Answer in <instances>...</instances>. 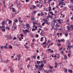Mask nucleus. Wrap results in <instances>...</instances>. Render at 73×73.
Segmentation results:
<instances>
[{
	"label": "nucleus",
	"instance_id": "f257e3e1",
	"mask_svg": "<svg viewBox=\"0 0 73 73\" xmlns=\"http://www.w3.org/2000/svg\"><path fill=\"white\" fill-rule=\"evenodd\" d=\"M5 25H2V26H0V29H5Z\"/></svg>",
	"mask_w": 73,
	"mask_h": 73
},
{
	"label": "nucleus",
	"instance_id": "f03ea898",
	"mask_svg": "<svg viewBox=\"0 0 73 73\" xmlns=\"http://www.w3.org/2000/svg\"><path fill=\"white\" fill-rule=\"evenodd\" d=\"M9 69H10V72H14V70H13V69L12 68H11V66H9Z\"/></svg>",
	"mask_w": 73,
	"mask_h": 73
},
{
	"label": "nucleus",
	"instance_id": "7ed1b4c3",
	"mask_svg": "<svg viewBox=\"0 0 73 73\" xmlns=\"http://www.w3.org/2000/svg\"><path fill=\"white\" fill-rule=\"evenodd\" d=\"M7 38H8V39L9 40H11V39H12V36H7Z\"/></svg>",
	"mask_w": 73,
	"mask_h": 73
},
{
	"label": "nucleus",
	"instance_id": "20e7f679",
	"mask_svg": "<svg viewBox=\"0 0 73 73\" xmlns=\"http://www.w3.org/2000/svg\"><path fill=\"white\" fill-rule=\"evenodd\" d=\"M26 27L28 29L31 28V27L29 26V25L28 24H26Z\"/></svg>",
	"mask_w": 73,
	"mask_h": 73
},
{
	"label": "nucleus",
	"instance_id": "39448f33",
	"mask_svg": "<svg viewBox=\"0 0 73 73\" xmlns=\"http://www.w3.org/2000/svg\"><path fill=\"white\" fill-rule=\"evenodd\" d=\"M5 23V21H3L1 22V24L2 25H4Z\"/></svg>",
	"mask_w": 73,
	"mask_h": 73
},
{
	"label": "nucleus",
	"instance_id": "423d86ee",
	"mask_svg": "<svg viewBox=\"0 0 73 73\" xmlns=\"http://www.w3.org/2000/svg\"><path fill=\"white\" fill-rule=\"evenodd\" d=\"M40 15L41 16H44V12L41 11Z\"/></svg>",
	"mask_w": 73,
	"mask_h": 73
},
{
	"label": "nucleus",
	"instance_id": "0eeeda50",
	"mask_svg": "<svg viewBox=\"0 0 73 73\" xmlns=\"http://www.w3.org/2000/svg\"><path fill=\"white\" fill-rule=\"evenodd\" d=\"M66 28H67L68 29V31H69L70 30V29L71 28V27H69V26H66Z\"/></svg>",
	"mask_w": 73,
	"mask_h": 73
},
{
	"label": "nucleus",
	"instance_id": "6e6552de",
	"mask_svg": "<svg viewBox=\"0 0 73 73\" xmlns=\"http://www.w3.org/2000/svg\"><path fill=\"white\" fill-rule=\"evenodd\" d=\"M23 32L24 33H26V32H29V31L28 30H23Z\"/></svg>",
	"mask_w": 73,
	"mask_h": 73
},
{
	"label": "nucleus",
	"instance_id": "1a4fd4ad",
	"mask_svg": "<svg viewBox=\"0 0 73 73\" xmlns=\"http://www.w3.org/2000/svg\"><path fill=\"white\" fill-rule=\"evenodd\" d=\"M12 9H13L12 11V12H15V14H17V13H16V12H15V8H12Z\"/></svg>",
	"mask_w": 73,
	"mask_h": 73
},
{
	"label": "nucleus",
	"instance_id": "9d476101",
	"mask_svg": "<svg viewBox=\"0 0 73 73\" xmlns=\"http://www.w3.org/2000/svg\"><path fill=\"white\" fill-rule=\"evenodd\" d=\"M53 1V0H49L48 2H46V3H48V4H50V1Z\"/></svg>",
	"mask_w": 73,
	"mask_h": 73
},
{
	"label": "nucleus",
	"instance_id": "9b49d317",
	"mask_svg": "<svg viewBox=\"0 0 73 73\" xmlns=\"http://www.w3.org/2000/svg\"><path fill=\"white\" fill-rule=\"evenodd\" d=\"M39 67L38 68V71H40V70H42V68L41 67Z\"/></svg>",
	"mask_w": 73,
	"mask_h": 73
},
{
	"label": "nucleus",
	"instance_id": "f8f14e48",
	"mask_svg": "<svg viewBox=\"0 0 73 73\" xmlns=\"http://www.w3.org/2000/svg\"><path fill=\"white\" fill-rule=\"evenodd\" d=\"M44 66V64H42L41 65H40L39 66V67H41V68H42V67Z\"/></svg>",
	"mask_w": 73,
	"mask_h": 73
},
{
	"label": "nucleus",
	"instance_id": "ddd939ff",
	"mask_svg": "<svg viewBox=\"0 0 73 73\" xmlns=\"http://www.w3.org/2000/svg\"><path fill=\"white\" fill-rule=\"evenodd\" d=\"M35 68H36L37 69V68H38V67H39V66H38L36 64L35 66Z\"/></svg>",
	"mask_w": 73,
	"mask_h": 73
},
{
	"label": "nucleus",
	"instance_id": "4468645a",
	"mask_svg": "<svg viewBox=\"0 0 73 73\" xmlns=\"http://www.w3.org/2000/svg\"><path fill=\"white\" fill-rule=\"evenodd\" d=\"M46 17H50V18H51V19H52V16H51L49 14V16H47Z\"/></svg>",
	"mask_w": 73,
	"mask_h": 73
},
{
	"label": "nucleus",
	"instance_id": "2eb2a0df",
	"mask_svg": "<svg viewBox=\"0 0 73 73\" xmlns=\"http://www.w3.org/2000/svg\"><path fill=\"white\" fill-rule=\"evenodd\" d=\"M43 21H44V22H46V23H47V22H48V21H47V20L46 19H43Z\"/></svg>",
	"mask_w": 73,
	"mask_h": 73
},
{
	"label": "nucleus",
	"instance_id": "dca6fc26",
	"mask_svg": "<svg viewBox=\"0 0 73 73\" xmlns=\"http://www.w3.org/2000/svg\"><path fill=\"white\" fill-rule=\"evenodd\" d=\"M6 29H8V30H9L10 29V28L9 27H7V26L6 27Z\"/></svg>",
	"mask_w": 73,
	"mask_h": 73
},
{
	"label": "nucleus",
	"instance_id": "f3484780",
	"mask_svg": "<svg viewBox=\"0 0 73 73\" xmlns=\"http://www.w3.org/2000/svg\"><path fill=\"white\" fill-rule=\"evenodd\" d=\"M14 22L15 23H18V20L17 19H15L14 20Z\"/></svg>",
	"mask_w": 73,
	"mask_h": 73
},
{
	"label": "nucleus",
	"instance_id": "a211bd4d",
	"mask_svg": "<svg viewBox=\"0 0 73 73\" xmlns=\"http://www.w3.org/2000/svg\"><path fill=\"white\" fill-rule=\"evenodd\" d=\"M12 21H11V20H9V24H11V23H12Z\"/></svg>",
	"mask_w": 73,
	"mask_h": 73
},
{
	"label": "nucleus",
	"instance_id": "6ab92c4d",
	"mask_svg": "<svg viewBox=\"0 0 73 73\" xmlns=\"http://www.w3.org/2000/svg\"><path fill=\"white\" fill-rule=\"evenodd\" d=\"M13 26L14 27L17 26L16 24V23H15V22H14V23H13Z\"/></svg>",
	"mask_w": 73,
	"mask_h": 73
},
{
	"label": "nucleus",
	"instance_id": "aec40b11",
	"mask_svg": "<svg viewBox=\"0 0 73 73\" xmlns=\"http://www.w3.org/2000/svg\"><path fill=\"white\" fill-rule=\"evenodd\" d=\"M51 49L50 48H49L48 49V53H50V52H51Z\"/></svg>",
	"mask_w": 73,
	"mask_h": 73
},
{
	"label": "nucleus",
	"instance_id": "412c9836",
	"mask_svg": "<svg viewBox=\"0 0 73 73\" xmlns=\"http://www.w3.org/2000/svg\"><path fill=\"white\" fill-rule=\"evenodd\" d=\"M10 61L9 60H8V59L7 60H6V62H5V63H6V64H7V63L8 62Z\"/></svg>",
	"mask_w": 73,
	"mask_h": 73
},
{
	"label": "nucleus",
	"instance_id": "4be33fe9",
	"mask_svg": "<svg viewBox=\"0 0 73 73\" xmlns=\"http://www.w3.org/2000/svg\"><path fill=\"white\" fill-rule=\"evenodd\" d=\"M64 60H65V59L66 58V59H67V56H66V55H64Z\"/></svg>",
	"mask_w": 73,
	"mask_h": 73
},
{
	"label": "nucleus",
	"instance_id": "5701e85b",
	"mask_svg": "<svg viewBox=\"0 0 73 73\" xmlns=\"http://www.w3.org/2000/svg\"><path fill=\"white\" fill-rule=\"evenodd\" d=\"M68 72H71V73H72V72H73V71L71 70H68Z\"/></svg>",
	"mask_w": 73,
	"mask_h": 73
},
{
	"label": "nucleus",
	"instance_id": "b1692460",
	"mask_svg": "<svg viewBox=\"0 0 73 73\" xmlns=\"http://www.w3.org/2000/svg\"><path fill=\"white\" fill-rule=\"evenodd\" d=\"M44 72L45 73H49V72L47 70H44Z\"/></svg>",
	"mask_w": 73,
	"mask_h": 73
},
{
	"label": "nucleus",
	"instance_id": "393cba45",
	"mask_svg": "<svg viewBox=\"0 0 73 73\" xmlns=\"http://www.w3.org/2000/svg\"><path fill=\"white\" fill-rule=\"evenodd\" d=\"M40 61H37V64H38V65H39V64H40Z\"/></svg>",
	"mask_w": 73,
	"mask_h": 73
},
{
	"label": "nucleus",
	"instance_id": "a878e982",
	"mask_svg": "<svg viewBox=\"0 0 73 73\" xmlns=\"http://www.w3.org/2000/svg\"><path fill=\"white\" fill-rule=\"evenodd\" d=\"M4 48H5V49H8V48L7 47V46H3Z\"/></svg>",
	"mask_w": 73,
	"mask_h": 73
},
{
	"label": "nucleus",
	"instance_id": "bb28decb",
	"mask_svg": "<svg viewBox=\"0 0 73 73\" xmlns=\"http://www.w3.org/2000/svg\"><path fill=\"white\" fill-rule=\"evenodd\" d=\"M64 72H67V71H68V70H67L65 68H64Z\"/></svg>",
	"mask_w": 73,
	"mask_h": 73
},
{
	"label": "nucleus",
	"instance_id": "cd10ccee",
	"mask_svg": "<svg viewBox=\"0 0 73 73\" xmlns=\"http://www.w3.org/2000/svg\"><path fill=\"white\" fill-rule=\"evenodd\" d=\"M16 28H17V26H15L14 27V29H16Z\"/></svg>",
	"mask_w": 73,
	"mask_h": 73
},
{
	"label": "nucleus",
	"instance_id": "c85d7f7f",
	"mask_svg": "<svg viewBox=\"0 0 73 73\" xmlns=\"http://www.w3.org/2000/svg\"><path fill=\"white\" fill-rule=\"evenodd\" d=\"M43 38H44V37H42L41 38L40 40V41H42V39H43Z\"/></svg>",
	"mask_w": 73,
	"mask_h": 73
},
{
	"label": "nucleus",
	"instance_id": "c756f323",
	"mask_svg": "<svg viewBox=\"0 0 73 73\" xmlns=\"http://www.w3.org/2000/svg\"><path fill=\"white\" fill-rule=\"evenodd\" d=\"M40 4H37V5H36V7H40Z\"/></svg>",
	"mask_w": 73,
	"mask_h": 73
},
{
	"label": "nucleus",
	"instance_id": "7c9ffc66",
	"mask_svg": "<svg viewBox=\"0 0 73 73\" xmlns=\"http://www.w3.org/2000/svg\"><path fill=\"white\" fill-rule=\"evenodd\" d=\"M36 29H32V31H33V32H34V31H36Z\"/></svg>",
	"mask_w": 73,
	"mask_h": 73
},
{
	"label": "nucleus",
	"instance_id": "2f4dec72",
	"mask_svg": "<svg viewBox=\"0 0 73 73\" xmlns=\"http://www.w3.org/2000/svg\"><path fill=\"white\" fill-rule=\"evenodd\" d=\"M33 57L34 58H35V59H36V55H35V56H33Z\"/></svg>",
	"mask_w": 73,
	"mask_h": 73
},
{
	"label": "nucleus",
	"instance_id": "473e14b6",
	"mask_svg": "<svg viewBox=\"0 0 73 73\" xmlns=\"http://www.w3.org/2000/svg\"><path fill=\"white\" fill-rule=\"evenodd\" d=\"M35 23H33V28H35Z\"/></svg>",
	"mask_w": 73,
	"mask_h": 73
},
{
	"label": "nucleus",
	"instance_id": "72a5a7b5",
	"mask_svg": "<svg viewBox=\"0 0 73 73\" xmlns=\"http://www.w3.org/2000/svg\"><path fill=\"white\" fill-rule=\"evenodd\" d=\"M43 32H44L43 31H42L41 32V33H40V35H41V36H42V33Z\"/></svg>",
	"mask_w": 73,
	"mask_h": 73
},
{
	"label": "nucleus",
	"instance_id": "f704fd0d",
	"mask_svg": "<svg viewBox=\"0 0 73 73\" xmlns=\"http://www.w3.org/2000/svg\"><path fill=\"white\" fill-rule=\"evenodd\" d=\"M69 19H67L66 21V22H69Z\"/></svg>",
	"mask_w": 73,
	"mask_h": 73
},
{
	"label": "nucleus",
	"instance_id": "c9c22d12",
	"mask_svg": "<svg viewBox=\"0 0 73 73\" xmlns=\"http://www.w3.org/2000/svg\"><path fill=\"white\" fill-rule=\"evenodd\" d=\"M61 41L62 42H65V40L64 39H61Z\"/></svg>",
	"mask_w": 73,
	"mask_h": 73
},
{
	"label": "nucleus",
	"instance_id": "e433bc0d",
	"mask_svg": "<svg viewBox=\"0 0 73 73\" xmlns=\"http://www.w3.org/2000/svg\"><path fill=\"white\" fill-rule=\"evenodd\" d=\"M0 48H1L2 49H3L4 48V46H1L0 47Z\"/></svg>",
	"mask_w": 73,
	"mask_h": 73
},
{
	"label": "nucleus",
	"instance_id": "4c0bfd02",
	"mask_svg": "<svg viewBox=\"0 0 73 73\" xmlns=\"http://www.w3.org/2000/svg\"><path fill=\"white\" fill-rule=\"evenodd\" d=\"M37 58L38 60H39V59H40V56H38Z\"/></svg>",
	"mask_w": 73,
	"mask_h": 73
},
{
	"label": "nucleus",
	"instance_id": "58836bf2",
	"mask_svg": "<svg viewBox=\"0 0 73 73\" xmlns=\"http://www.w3.org/2000/svg\"><path fill=\"white\" fill-rule=\"evenodd\" d=\"M54 12H55V14H57V13L58 12V11H55Z\"/></svg>",
	"mask_w": 73,
	"mask_h": 73
},
{
	"label": "nucleus",
	"instance_id": "ea45409f",
	"mask_svg": "<svg viewBox=\"0 0 73 73\" xmlns=\"http://www.w3.org/2000/svg\"><path fill=\"white\" fill-rule=\"evenodd\" d=\"M9 48H11V49L13 48V47L11 45H10V46L9 47Z\"/></svg>",
	"mask_w": 73,
	"mask_h": 73
},
{
	"label": "nucleus",
	"instance_id": "a19ab883",
	"mask_svg": "<svg viewBox=\"0 0 73 73\" xmlns=\"http://www.w3.org/2000/svg\"><path fill=\"white\" fill-rule=\"evenodd\" d=\"M39 3V1H36L35 2V4H37V3Z\"/></svg>",
	"mask_w": 73,
	"mask_h": 73
},
{
	"label": "nucleus",
	"instance_id": "79ce46f5",
	"mask_svg": "<svg viewBox=\"0 0 73 73\" xmlns=\"http://www.w3.org/2000/svg\"><path fill=\"white\" fill-rule=\"evenodd\" d=\"M68 35V33L65 34V36H66V37H67Z\"/></svg>",
	"mask_w": 73,
	"mask_h": 73
},
{
	"label": "nucleus",
	"instance_id": "37998d69",
	"mask_svg": "<svg viewBox=\"0 0 73 73\" xmlns=\"http://www.w3.org/2000/svg\"><path fill=\"white\" fill-rule=\"evenodd\" d=\"M17 57H19V58H20V57H21V55H20V54L19 55H18Z\"/></svg>",
	"mask_w": 73,
	"mask_h": 73
},
{
	"label": "nucleus",
	"instance_id": "c03bdc74",
	"mask_svg": "<svg viewBox=\"0 0 73 73\" xmlns=\"http://www.w3.org/2000/svg\"><path fill=\"white\" fill-rule=\"evenodd\" d=\"M45 24V23L44 22H43L42 24V26H44V24Z\"/></svg>",
	"mask_w": 73,
	"mask_h": 73
},
{
	"label": "nucleus",
	"instance_id": "a18cd8bd",
	"mask_svg": "<svg viewBox=\"0 0 73 73\" xmlns=\"http://www.w3.org/2000/svg\"><path fill=\"white\" fill-rule=\"evenodd\" d=\"M16 39H17V38L16 37H14L13 38V40H16Z\"/></svg>",
	"mask_w": 73,
	"mask_h": 73
},
{
	"label": "nucleus",
	"instance_id": "49530a36",
	"mask_svg": "<svg viewBox=\"0 0 73 73\" xmlns=\"http://www.w3.org/2000/svg\"><path fill=\"white\" fill-rule=\"evenodd\" d=\"M51 42H52V41H50V40H48V42H49V43Z\"/></svg>",
	"mask_w": 73,
	"mask_h": 73
},
{
	"label": "nucleus",
	"instance_id": "de8ad7c7",
	"mask_svg": "<svg viewBox=\"0 0 73 73\" xmlns=\"http://www.w3.org/2000/svg\"><path fill=\"white\" fill-rule=\"evenodd\" d=\"M2 31H3V32H5V30L4 29H2Z\"/></svg>",
	"mask_w": 73,
	"mask_h": 73
},
{
	"label": "nucleus",
	"instance_id": "09e8293b",
	"mask_svg": "<svg viewBox=\"0 0 73 73\" xmlns=\"http://www.w3.org/2000/svg\"><path fill=\"white\" fill-rule=\"evenodd\" d=\"M32 20H35V18H32L31 19Z\"/></svg>",
	"mask_w": 73,
	"mask_h": 73
},
{
	"label": "nucleus",
	"instance_id": "8fccbe9b",
	"mask_svg": "<svg viewBox=\"0 0 73 73\" xmlns=\"http://www.w3.org/2000/svg\"><path fill=\"white\" fill-rule=\"evenodd\" d=\"M56 21H58L59 22H60V20H61V19H60L59 20H56Z\"/></svg>",
	"mask_w": 73,
	"mask_h": 73
},
{
	"label": "nucleus",
	"instance_id": "3c124183",
	"mask_svg": "<svg viewBox=\"0 0 73 73\" xmlns=\"http://www.w3.org/2000/svg\"><path fill=\"white\" fill-rule=\"evenodd\" d=\"M35 29H36V30H37V26H36L35 27Z\"/></svg>",
	"mask_w": 73,
	"mask_h": 73
},
{
	"label": "nucleus",
	"instance_id": "603ef678",
	"mask_svg": "<svg viewBox=\"0 0 73 73\" xmlns=\"http://www.w3.org/2000/svg\"><path fill=\"white\" fill-rule=\"evenodd\" d=\"M33 23H35V24H37V23H35V22L34 21H33Z\"/></svg>",
	"mask_w": 73,
	"mask_h": 73
},
{
	"label": "nucleus",
	"instance_id": "864d4df0",
	"mask_svg": "<svg viewBox=\"0 0 73 73\" xmlns=\"http://www.w3.org/2000/svg\"><path fill=\"white\" fill-rule=\"evenodd\" d=\"M49 68L50 69H53V66H50Z\"/></svg>",
	"mask_w": 73,
	"mask_h": 73
},
{
	"label": "nucleus",
	"instance_id": "5fc2aeb1",
	"mask_svg": "<svg viewBox=\"0 0 73 73\" xmlns=\"http://www.w3.org/2000/svg\"><path fill=\"white\" fill-rule=\"evenodd\" d=\"M71 54H69V53H68V56L69 57H70V56Z\"/></svg>",
	"mask_w": 73,
	"mask_h": 73
},
{
	"label": "nucleus",
	"instance_id": "6e6d98bb",
	"mask_svg": "<svg viewBox=\"0 0 73 73\" xmlns=\"http://www.w3.org/2000/svg\"><path fill=\"white\" fill-rule=\"evenodd\" d=\"M55 65H57V66L58 65V64H57V63H55Z\"/></svg>",
	"mask_w": 73,
	"mask_h": 73
},
{
	"label": "nucleus",
	"instance_id": "4d7b16f0",
	"mask_svg": "<svg viewBox=\"0 0 73 73\" xmlns=\"http://www.w3.org/2000/svg\"><path fill=\"white\" fill-rule=\"evenodd\" d=\"M61 2H60L59 3H58V4L59 5H59V6H60V5H61Z\"/></svg>",
	"mask_w": 73,
	"mask_h": 73
},
{
	"label": "nucleus",
	"instance_id": "13d9d810",
	"mask_svg": "<svg viewBox=\"0 0 73 73\" xmlns=\"http://www.w3.org/2000/svg\"><path fill=\"white\" fill-rule=\"evenodd\" d=\"M27 68L29 69V65H28L27 66Z\"/></svg>",
	"mask_w": 73,
	"mask_h": 73
},
{
	"label": "nucleus",
	"instance_id": "bf43d9fd",
	"mask_svg": "<svg viewBox=\"0 0 73 73\" xmlns=\"http://www.w3.org/2000/svg\"><path fill=\"white\" fill-rule=\"evenodd\" d=\"M60 27V25H56V27Z\"/></svg>",
	"mask_w": 73,
	"mask_h": 73
},
{
	"label": "nucleus",
	"instance_id": "052dcab7",
	"mask_svg": "<svg viewBox=\"0 0 73 73\" xmlns=\"http://www.w3.org/2000/svg\"><path fill=\"white\" fill-rule=\"evenodd\" d=\"M62 50V48L61 47L60 49L59 50Z\"/></svg>",
	"mask_w": 73,
	"mask_h": 73
},
{
	"label": "nucleus",
	"instance_id": "680f3d73",
	"mask_svg": "<svg viewBox=\"0 0 73 73\" xmlns=\"http://www.w3.org/2000/svg\"><path fill=\"white\" fill-rule=\"evenodd\" d=\"M46 45H44V46H43V47H44V48H46Z\"/></svg>",
	"mask_w": 73,
	"mask_h": 73
},
{
	"label": "nucleus",
	"instance_id": "e2e57ef3",
	"mask_svg": "<svg viewBox=\"0 0 73 73\" xmlns=\"http://www.w3.org/2000/svg\"><path fill=\"white\" fill-rule=\"evenodd\" d=\"M36 37H38V35H36Z\"/></svg>",
	"mask_w": 73,
	"mask_h": 73
},
{
	"label": "nucleus",
	"instance_id": "0e129e2a",
	"mask_svg": "<svg viewBox=\"0 0 73 73\" xmlns=\"http://www.w3.org/2000/svg\"><path fill=\"white\" fill-rule=\"evenodd\" d=\"M54 23H57V21H56V20H54Z\"/></svg>",
	"mask_w": 73,
	"mask_h": 73
},
{
	"label": "nucleus",
	"instance_id": "69168bd1",
	"mask_svg": "<svg viewBox=\"0 0 73 73\" xmlns=\"http://www.w3.org/2000/svg\"><path fill=\"white\" fill-rule=\"evenodd\" d=\"M46 24L49 25V23H48V22H46Z\"/></svg>",
	"mask_w": 73,
	"mask_h": 73
},
{
	"label": "nucleus",
	"instance_id": "338daca9",
	"mask_svg": "<svg viewBox=\"0 0 73 73\" xmlns=\"http://www.w3.org/2000/svg\"><path fill=\"white\" fill-rule=\"evenodd\" d=\"M51 53H53V52H53V50H51Z\"/></svg>",
	"mask_w": 73,
	"mask_h": 73
},
{
	"label": "nucleus",
	"instance_id": "774afa93",
	"mask_svg": "<svg viewBox=\"0 0 73 73\" xmlns=\"http://www.w3.org/2000/svg\"><path fill=\"white\" fill-rule=\"evenodd\" d=\"M71 0V2H72V4H73V0Z\"/></svg>",
	"mask_w": 73,
	"mask_h": 73
}]
</instances>
